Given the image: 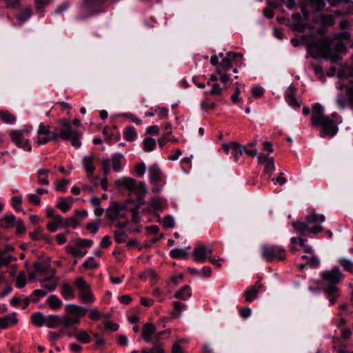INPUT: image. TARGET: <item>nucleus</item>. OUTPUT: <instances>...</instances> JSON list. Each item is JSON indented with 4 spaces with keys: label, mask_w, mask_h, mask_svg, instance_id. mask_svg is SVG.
Segmentation results:
<instances>
[{
    "label": "nucleus",
    "mask_w": 353,
    "mask_h": 353,
    "mask_svg": "<svg viewBox=\"0 0 353 353\" xmlns=\"http://www.w3.org/2000/svg\"><path fill=\"white\" fill-rule=\"evenodd\" d=\"M98 264L95 263L94 257H90L83 264V267L85 269H96L98 268Z\"/></svg>",
    "instance_id": "50"
},
{
    "label": "nucleus",
    "mask_w": 353,
    "mask_h": 353,
    "mask_svg": "<svg viewBox=\"0 0 353 353\" xmlns=\"http://www.w3.org/2000/svg\"><path fill=\"white\" fill-rule=\"evenodd\" d=\"M123 156L121 154L117 153L112 156L110 161L112 164V169L114 172H119L121 169V159Z\"/></svg>",
    "instance_id": "22"
},
{
    "label": "nucleus",
    "mask_w": 353,
    "mask_h": 353,
    "mask_svg": "<svg viewBox=\"0 0 353 353\" xmlns=\"http://www.w3.org/2000/svg\"><path fill=\"white\" fill-rule=\"evenodd\" d=\"M49 3V0H35L36 9L39 12H43V8Z\"/></svg>",
    "instance_id": "56"
},
{
    "label": "nucleus",
    "mask_w": 353,
    "mask_h": 353,
    "mask_svg": "<svg viewBox=\"0 0 353 353\" xmlns=\"http://www.w3.org/2000/svg\"><path fill=\"white\" fill-rule=\"evenodd\" d=\"M309 50L314 57L327 59L332 52L331 41L328 38L314 41L309 45Z\"/></svg>",
    "instance_id": "5"
},
{
    "label": "nucleus",
    "mask_w": 353,
    "mask_h": 353,
    "mask_svg": "<svg viewBox=\"0 0 353 353\" xmlns=\"http://www.w3.org/2000/svg\"><path fill=\"white\" fill-rule=\"evenodd\" d=\"M306 265H309L312 268H316L319 265V260L316 256L313 255L310 258L308 261L306 263Z\"/></svg>",
    "instance_id": "57"
},
{
    "label": "nucleus",
    "mask_w": 353,
    "mask_h": 353,
    "mask_svg": "<svg viewBox=\"0 0 353 353\" xmlns=\"http://www.w3.org/2000/svg\"><path fill=\"white\" fill-rule=\"evenodd\" d=\"M117 188H125L128 191L134 194L139 199L143 197L148 192L146 185L144 182L137 181L130 177H122L115 181Z\"/></svg>",
    "instance_id": "4"
},
{
    "label": "nucleus",
    "mask_w": 353,
    "mask_h": 353,
    "mask_svg": "<svg viewBox=\"0 0 353 353\" xmlns=\"http://www.w3.org/2000/svg\"><path fill=\"white\" fill-rule=\"evenodd\" d=\"M155 326L152 323H146L143 326L142 337L145 342L151 341V336L155 332Z\"/></svg>",
    "instance_id": "18"
},
{
    "label": "nucleus",
    "mask_w": 353,
    "mask_h": 353,
    "mask_svg": "<svg viewBox=\"0 0 353 353\" xmlns=\"http://www.w3.org/2000/svg\"><path fill=\"white\" fill-rule=\"evenodd\" d=\"M222 148L227 154L231 151V154L234 157L235 161H237L239 157L243 154V145L239 144L237 142L224 143Z\"/></svg>",
    "instance_id": "12"
},
{
    "label": "nucleus",
    "mask_w": 353,
    "mask_h": 353,
    "mask_svg": "<svg viewBox=\"0 0 353 353\" xmlns=\"http://www.w3.org/2000/svg\"><path fill=\"white\" fill-rule=\"evenodd\" d=\"M18 319L16 313L9 314L0 318V328L6 329L17 323Z\"/></svg>",
    "instance_id": "14"
},
{
    "label": "nucleus",
    "mask_w": 353,
    "mask_h": 353,
    "mask_svg": "<svg viewBox=\"0 0 353 353\" xmlns=\"http://www.w3.org/2000/svg\"><path fill=\"white\" fill-rule=\"evenodd\" d=\"M63 316L51 314L46 317V325L49 328H56L59 325L63 327Z\"/></svg>",
    "instance_id": "15"
},
{
    "label": "nucleus",
    "mask_w": 353,
    "mask_h": 353,
    "mask_svg": "<svg viewBox=\"0 0 353 353\" xmlns=\"http://www.w3.org/2000/svg\"><path fill=\"white\" fill-rule=\"evenodd\" d=\"M263 285L258 281L254 285L251 286L244 293L243 296L247 302H252L257 297L258 293L263 288Z\"/></svg>",
    "instance_id": "13"
},
{
    "label": "nucleus",
    "mask_w": 353,
    "mask_h": 353,
    "mask_svg": "<svg viewBox=\"0 0 353 353\" xmlns=\"http://www.w3.org/2000/svg\"><path fill=\"white\" fill-rule=\"evenodd\" d=\"M74 285L80 291L79 298L83 303H90L93 302L94 296L91 292V288L83 278H77L74 281Z\"/></svg>",
    "instance_id": "8"
},
{
    "label": "nucleus",
    "mask_w": 353,
    "mask_h": 353,
    "mask_svg": "<svg viewBox=\"0 0 353 353\" xmlns=\"http://www.w3.org/2000/svg\"><path fill=\"white\" fill-rule=\"evenodd\" d=\"M28 133V130H12L10 132V137L12 142L19 148L30 152L32 147L29 143V140L25 139L24 134Z\"/></svg>",
    "instance_id": "10"
},
{
    "label": "nucleus",
    "mask_w": 353,
    "mask_h": 353,
    "mask_svg": "<svg viewBox=\"0 0 353 353\" xmlns=\"http://www.w3.org/2000/svg\"><path fill=\"white\" fill-rule=\"evenodd\" d=\"M47 293L46 292L41 290H35L33 291L32 296H37L36 299L32 298V301L33 302H37L39 299L40 297H43L46 296Z\"/></svg>",
    "instance_id": "60"
},
{
    "label": "nucleus",
    "mask_w": 353,
    "mask_h": 353,
    "mask_svg": "<svg viewBox=\"0 0 353 353\" xmlns=\"http://www.w3.org/2000/svg\"><path fill=\"white\" fill-rule=\"evenodd\" d=\"M347 94L353 110V85L347 88Z\"/></svg>",
    "instance_id": "64"
},
{
    "label": "nucleus",
    "mask_w": 353,
    "mask_h": 353,
    "mask_svg": "<svg viewBox=\"0 0 353 353\" xmlns=\"http://www.w3.org/2000/svg\"><path fill=\"white\" fill-rule=\"evenodd\" d=\"M149 174L152 183H157L162 180V172L157 165H152L149 168Z\"/></svg>",
    "instance_id": "17"
},
{
    "label": "nucleus",
    "mask_w": 353,
    "mask_h": 353,
    "mask_svg": "<svg viewBox=\"0 0 353 353\" xmlns=\"http://www.w3.org/2000/svg\"><path fill=\"white\" fill-rule=\"evenodd\" d=\"M252 95L253 97L257 99L263 95L264 90L261 87H254L251 90Z\"/></svg>",
    "instance_id": "55"
},
{
    "label": "nucleus",
    "mask_w": 353,
    "mask_h": 353,
    "mask_svg": "<svg viewBox=\"0 0 353 353\" xmlns=\"http://www.w3.org/2000/svg\"><path fill=\"white\" fill-rule=\"evenodd\" d=\"M156 146V141L153 138L148 137L143 140V150L145 152L152 151Z\"/></svg>",
    "instance_id": "38"
},
{
    "label": "nucleus",
    "mask_w": 353,
    "mask_h": 353,
    "mask_svg": "<svg viewBox=\"0 0 353 353\" xmlns=\"http://www.w3.org/2000/svg\"><path fill=\"white\" fill-rule=\"evenodd\" d=\"M88 310L81 306L74 304H68L65 307V314L63 318V329L73 327L81 322V319L83 317Z\"/></svg>",
    "instance_id": "2"
},
{
    "label": "nucleus",
    "mask_w": 353,
    "mask_h": 353,
    "mask_svg": "<svg viewBox=\"0 0 353 353\" xmlns=\"http://www.w3.org/2000/svg\"><path fill=\"white\" fill-rule=\"evenodd\" d=\"M165 203L164 200H152L150 209H148L149 212H155V211H163L165 208Z\"/></svg>",
    "instance_id": "27"
},
{
    "label": "nucleus",
    "mask_w": 353,
    "mask_h": 353,
    "mask_svg": "<svg viewBox=\"0 0 353 353\" xmlns=\"http://www.w3.org/2000/svg\"><path fill=\"white\" fill-rule=\"evenodd\" d=\"M262 257L268 262L274 259L284 261L285 259V250L277 245H264L261 248Z\"/></svg>",
    "instance_id": "6"
},
{
    "label": "nucleus",
    "mask_w": 353,
    "mask_h": 353,
    "mask_svg": "<svg viewBox=\"0 0 353 353\" xmlns=\"http://www.w3.org/2000/svg\"><path fill=\"white\" fill-rule=\"evenodd\" d=\"M150 350L151 353H165V350L163 348V344L159 342L155 343Z\"/></svg>",
    "instance_id": "62"
},
{
    "label": "nucleus",
    "mask_w": 353,
    "mask_h": 353,
    "mask_svg": "<svg viewBox=\"0 0 353 353\" xmlns=\"http://www.w3.org/2000/svg\"><path fill=\"white\" fill-rule=\"evenodd\" d=\"M339 263L347 272L353 274V263L350 260L345 259H341L339 261Z\"/></svg>",
    "instance_id": "45"
},
{
    "label": "nucleus",
    "mask_w": 353,
    "mask_h": 353,
    "mask_svg": "<svg viewBox=\"0 0 353 353\" xmlns=\"http://www.w3.org/2000/svg\"><path fill=\"white\" fill-rule=\"evenodd\" d=\"M292 225L294 229L299 232L301 234H304L306 232L309 231L310 228L306 223L302 222H292Z\"/></svg>",
    "instance_id": "35"
},
{
    "label": "nucleus",
    "mask_w": 353,
    "mask_h": 353,
    "mask_svg": "<svg viewBox=\"0 0 353 353\" xmlns=\"http://www.w3.org/2000/svg\"><path fill=\"white\" fill-rule=\"evenodd\" d=\"M17 219L14 215H6L1 220V225L3 228H14Z\"/></svg>",
    "instance_id": "26"
},
{
    "label": "nucleus",
    "mask_w": 353,
    "mask_h": 353,
    "mask_svg": "<svg viewBox=\"0 0 353 353\" xmlns=\"http://www.w3.org/2000/svg\"><path fill=\"white\" fill-rule=\"evenodd\" d=\"M68 184V180L67 179H62L59 182H58L55 185V189L57 191L60 192H65V186Z\"/></svg>",
    "instance_id": "58"
},
{
    "label": "nucleus",
    "mask_w": 353,
    "mask_h": 353,
    "mask_svg": "<svg viewBox=\"0 0 353 353\" xmlns=\"http://www.w3.org/2000/svg\"><path fill=\"white\" fill-rule=\"evenodd\" d=\"M50 170L48 169L40 170L38 172V181L40 184L49 185L48 179Z\"/></svg>",
    "instance_id": "32"
},
{
    "label": "nucleus",
    "mask_w": 353,
    "mask_h": 353,
    "mask_svg": "<svg viewBox=\"0 0 353 353\" xmlns=\"http://www.w3.org/2000/svg\"><path fill=\"white\" fill-rule=\"evenodd\" d=\"M114 236L115 241L118 243H124L125 241V234L124 232L114 231Z\"/></svg>",
    "instance_id": "53"
},
{
    "label": "nucleus",
    "mask_w": 353,
    "mask_h": 353,
    "mask_svg": "<svg viewBox=\"0 0 353 353\" xmlns=\"http://www.w3.org/2000/svg\"><path fill=\"white\" fill-rule=\"evenodd\" d=\"M321 278L323 284L327 285L326 294L332 295L338 292L339 288L336 285L342 281L343 275L339 268L334 267L330 270L323 271L321 274Z\"/></svg>",
    "instance_id": "3"
},
{
    "label": "nucleus",
    "mask_w": 353,
    "mask_h": 353,
    "mask_svg": "<svg viewBox=\"0 0 353 353\" xmlns=\"http://www.w3.org/2000/svg\"><path fill=\"white\" fill-rule=\"evenodd\" d=\"M61 223L62 218L59 215H56L54 221L49 223L47 228L50 232H54L57 229V226Z\"/></svg>",
    "instance_id": "42"
},
{
    "label": "nucleus",
    "mask_w": 353,
    "mask_h": 353,
    "mask_svg": "<svg viewBox=\"0 0 353 353\" xmlns=\"http://www.w3.org/2000/svg\"><path fill=\"white\" fill-rule=\"evenodd\" d=\"M311 122L312 126L321 127V137H333L338 132L335 122L323 113V108L319 103L313 105L312 110Z\"/></svg>",
    "instance_id": "1"
},
{
    "label": "nucleus",
    "mask_w": 353,
    "mask_h": 353,
    "mask_svg": "<svg viewBox=\"0 0 353 353\" xmlns=\"http://www.w3.org/2000/svg\"><path fill=\"white\" fill-rule=\"evenodd\" d=\"M223 88H220L217 83H214L212 85V89L210 92V95H221L222 94Z\"/></svg>",
    "instance_id": "63"
},
{
    "label": "nucleus",
    "mask_w": 353,
    "mask_h": 353,
    "mask_svg": "<svg viewBox=\"0 0 353 353\" xmlns=\"http://www.w3.org/2000/svg\"><path fill=\"white\" fill-rule=\"evenodd\" d=\"M0 117L5 123L12 124L15 121L14 116L7 110L0 111Z\"/></svg>",
    "instance_id": "39"
},
{
    "label": "nucleus",
    "mask_w": 353,
    "mask_h": 353,
    "mask_svg": "<svg viewBox=\"0 0 353 353\" xmlns=\"http://www.w3.org/2000/svg\"><path fill=\"white\" fill-rule=\"evenodd\" d=\"M80 246H78L76 245V246H68L67 247V252L72 254L73 256L76 257H81L83 256L86 254V251H82L80 248Z\"/></svg>",
    "instance_id": "36"
},
{
    "label": "nucleus",
    "mask_w": 353,
    "mask_h": 353,
    "mask_svg": "<svg viewBox=\"0 0 353 353\" xmlns=\"http://www.w3.org/2000/svg\"><path fill=\"white\" fill-rule=\"evenodd\" d=\"M191 296V290L189 285H185L182 288H181L179 291H177L174 296L176 299L186 300L188 297Z\"/></svg>",
    "instance_id": "21"
},
{
    "label": "nucleus",
    "mask_w": 353,
    "mask_h": 353,
    "mask_svg": "<svg viewBox=\"0 0 353 353\" xmlns=\"http://www.w3.org/2000/svg\"><path fill=\"white\" fill-rule=\"evenodd\" d=\"M93 159H94V157H92V156L86 157L83 159V165L85 167V170L90 174H93L94 170H95V167L92 164Z\"/></svg>",
    "instance_id": "29"
},
{
    "label": "nucleus",
    "mask_w": 353,
    "mask_h": 353,
    "mask_svg": "<svg viewBox=\"0 0 353 353\" xmlns=\"http://www.w3.org/2000/svg\"><path fill=\"white\" fill-rule=\"evenodd\" d=\"M232 68V62L228 58H223L221 62L218 65L216 69V74H221V72L227 71Z\"/></svg>",
    "instance_id": "25"
},
{
    "label": "nucleus",
    "mask_w": 353,
    "mask_h": 353,
    "mask_svg": "<svg viewBox=\"0 0 353 353\" xmlns=\"http://www.w3.org/2000/svg\"><path fill=\"white\" fill-rule=\"evenodd\" d=\"M51 277H48L42 281V287L50 291H52L57 288V284L54 282H51Z\"/></svg>",
    "instance_id": "46"
},
{
    "label": "nucleus",
    "mask_w": 353,
    "mask_h": 353,
    "mask_svg": "<svg viewBox=\"0 0 353 353\" xmlns=\"http://www.w3.org/2000/svg\"><path fill=\"white\" fill-rule=\"evenodd\" d=\"M63 126L64 128L60 130L61 137L64 140H70L73 146L79 148L81 145V134L77 130H72L70 123L68 121H63Z\"/></svg>",
    "instance_id": "7"
},
{
    "label": "nucleus",
    "mask_w": 353,
    "mask_h": 353,
    "mask_svg": "<svg viewBox=\"0 0 353 353\" xmlns=\"http://www.w3.org/2000/svg\"><path fill=\"white\" fill-rule=\"evenodd\" d=\"M72 205V200H61L56 207L61 210L63 212H68Z\"/></svg>",
    "instance_id": "37"
},
{
    "label": "nucleus",
    "mask_w": 353,
    "mask_h": 353,
    "mask_svg": "<svg viewBox=\"0 0 353 353\" xmlns=\"http://www.w3.org/2000/svg\"><path fill=\"white\" fill-rule=\"evenodd\" d=\"M26 285V276L23 272H20L16 279V285L19 288H23Z\"/></svg>",
    "instance_id": "47"
},
{
    "label": "nucleus",
    "mask_w": 353,
    "mask_h": 353,
    "mask_svg": "<svg viewBox=\"0 0 353 353\" xmlns=\"http://www.w3.org/2000/svg\"><path fill=\"white\" fill-rule=\"evenodd\" d=\"M307 223L310 224L316 222H323L325 216L323 214H316L314 211L310 215L305 216Z\"/></svg>",
    "instance_id": "28"
},
{
    "label": "nucleus",
    "mask_w": 353,
    "mask_h": 353,
    "mask_svg": "<svg viewBox=\"0 0 353 353\" xmlns=\"http://www.w3.org/2000/svg\"><path fill=\"white\" fill-rule=\"evenodd\" d=\"M47 303L50 307L53 310H57L60 308L63 303L61 300L55 295H51L47 300Z\"/></svg>",
    "instance_id": "30"
},
{
    "label": "nucleus",
    "mask_w": 353,
    "mask_h": 353,
    "mask_svg": "<svg viewBox=\"0 0 353 353\" xmlns=\"http://www.w3.org/2000/svg\"><path fill=\"white\" fill-rule=\"evenodd\" d=\"M321 21L323 26H332L334 24V19L331 14H323Z\"/></svg>",
    "instance_id": "44"
},
{
    "label": "nucleus",
    "mask_w": 353,
    "mask_h": 353,
    "mask_svg": "<svg viewBox=\"0 0 353 353\" xmlns=\"http://www.w3.org/2000/svg\"><path fill=\"white\" fill-rule=\"evenodd\" d=\"M6 8H18L20 6L21 0H5Z\"/></svg>",
    "instance_id": "59"
},
{
    "label": "nucleus",
    "mask_w": 353,
    "mask_h": 353,
    "mask_svg": "<svg viewBox=\"0 0 353 353\" xmlns=\"http://www.w3.org/2000/svg\"><path fill=\"white\" fill-rule=\"evenodd\" d=\"M140 202L138 203V205H136L134 208H133L131 210L132 212V221L134 223H138L141 221V217L139 216V208L140 205L143 204L144 203L142 202V200H139Z\"/></svg>",
    "instance_id": "40"
},
{
    "label": "nucleus",
    "mask_w": 353,
    "mask_h": 353,
    "mask_svg": "<svg viewBox=\"0 0 353 353\" xmlns=\"http://www.w3.org/2000/svg\"><path fill=\"white\" fill-rule=\"evenodd\" d=\"M163 225L166 228H173L175 225L173 217L170 215L165 216L163 220Z\"/></svg>",
    "instance_id": "49"
},
{
    "label": "nucleus",
    "mask_w": 353,
    "mask_h": 353,
    "mask_svg": "<svg viewBox=\"0 0 353 353\" xmlns=\"http://www.w3.org/2000/svg\"><path fill=\"white\" fill-rule=\"evenodd\" d=\"M127 208L125 204L114 202L107 209L106 217L114 221L119 218H125Z\"/></svg>",
    "instance_id": "9"
},
{
    "label": "nucleus",
    "mask_w": 353,
    "mask_h": 353,
    "mask_svg": "<svg viewBox=\"0 0 353 353\" xmlns=\"http://www.w3.org/2000/svg\"><path fill=\"white\" fill-rule=\"evenodd\" d=\"M100 162L103 165L104 177L107 178V176L109 174L110 172V160L108 159H101Z\"/></svg>",
    "instance_id": "48"
},
{
    "label": "nucleus",
    "mask_w": 353,
    "mask_h": 353,
    "mask_svg": "<svg viewBox=\"0 0 353 353\" xmlns=\"http://www.w3.org/2000/svg\"><path fill=\"white\" fill-rule=\"evenodd\" d=\"M107 0H84V8L89 12L90 15L96 14L102 12L101 9Z\"/></svg>",
    "instance_id": "11"
},
{
    "label": "nucleus",
    "mask_w": 353,
    "mask_h": 353,
    "mask_svg": "<svg viewBox=\"0 0 353 353\" xmlns=\"http://www.w3.org/2000/svg\"><path fill=\"white\" fill-rule=\"evenodd\" d=\"M32 323L38 327L46 324V317L40 312L34 313L31 316Z\"/></svg>",
    "instance_id": "20"
},
{
    "label": "nucleus",
    "mask_w": 353,
    "mask_h": 353,
    "mask_svg": "<svg viewBox=\"0 0 353 353\" xmlns=\"http://www.w3.org/2000/svg\"><path fill=\"white\" fill-rule=\"evenodd\" d=\"M78 224L79 223H78V222L77 221V219L74 216L67 218L65 220V222H64V225L65 227L70 226V227H72L73 228H76L78 225Z\"/></svg>",
    "instance_id": "54"
},
{
    "label": "nucleus",
    "mask_w": 353,
    "mask_h": 353,
    "mask_svg": "<svg viewBox=\"0 0 353 353\" xmlns=\"http://www.w3.org/2000/svg\"><path fill=\"white\" fill-rule=\"evenodd\" d=\"M29 235L34 241L41 240L42 238H44V234H43V230L41 228H38L34 232H30Z\"/></svg>",
    "instance_id": "52"
},
{
    "label": "nucleus",
    "mask_w": 353,
    "mask_h": 353,
    "mask_svg": "<svg viewBox=\"0 0 353 353\" xmlns=\"http://www.w3.org/2000/svg\"><path fill=\"white\" fill-rule=\"evenodd\" d=\"M170 254L173 259H186L188 257V252L184 249H173L170 251Z\"/></svg>",
    "instance_id": "31"
},
{
    "label": "nucleus",
    "mask_w": 353,
    "mask_h": 353,
    "mask_svg": "<svg viewBox=\"0 0 353 353\" xmlns=\"http://www.w3.org/2000/svg\"><path fill=\"white\" fill-rule=\"evenodd\" d=\"M137 137L135 129L132 126H128L124 132V137L128 141H132Z\"/></svg>",
    "instance_id": "41"
},
{
    "label": "nucleus",
    "mask_w": 353,
    "mask_h": 353,
    "mask_svg": "<svg viewBox=\"0 0 353 353\" xmlns=\"http://www.w3.org/2000/svg\"><path fill=\"white\" fill-rule=\"evenodd\" d=\"M50 267V263L48 261H37L33 263V268L37 272L45 273L48 271Z\"/></svg>",
    "instance_id": "19"
},
{
    "label": "nucleus",
    "mask_w": 353,
    "mask_h": 353,
    "mask_svg": "<svg viewBox=\"0 0 353 353\" xmlns=\"http://www.w3.org/2000/svg\"><path fill=\"white\" fill-rule=\"evenodd\" d=\"M93 243L92 240L79 239L77 241V245L80 247L90 248Z\"/></svg>",
    "instance_id": "61"
},
{
    "label": "nucleus",
    "mask_w": 353,
    "mask_h": 353,
    "mask_svg": "<svg viewBox=\"0 0 353 353\" xmlns=\"http://www.w3.org/2000/svg\"><path fill=\"white\" fill-rule=\"evenodd\" d=\"M32 10L30 7H26L19 14L16 16L19 24H21L26 21L32 15Z\"/></svg>",
    "instance_id": "24"
},
{
    "label": "nucleus",
    "mask_w": 353,
    "mask_h": 353,
    "mask_svg": "<svg viewBox=\"0 0 353 353\" xmlns=\"http://www.w3.org/2000/svg\"><path fill=\"white\" fill-rule=\"evenodd\" d=\"M174 310L171 312V315L173 318H179L181 312L185 307V305L179 302L175 301L173 303Z\"/></svg>",
    "instance_id": "33"
},
{
    "label": "nucleus",
    "mask_w": 353,
    "mask_h": 353,
    "mask_svg": "<svg viewBox=\"0 0 353 353\" xmlns=\"http://www.w3.org/2000/svg\"><path fill=\"white\" fill-rule=\"evenodd\" d=\"M61 294L65 299H72L74 297V292L73 289L67 283H65L62 285Z\"/></svg>",
    "instance_id": "23"
},
{
    "label": "nucleus",
    "mask_w": 353,
    "mask_h": 353,
    "mask_svg": "<svg viewBox=\"0 0 353 353\" xmlns=\"http://www.w3.org/2000/svg\"><path fill=\"white\" fill-rule=\"evenodd\" d=\"M192 255L194 260L199 263H203L207 259V251L204 245H199L194 248Z\"/></svg>",
    "instance_id": "16"
},
{
    "label": "nucleus",
    "mask_w": 353,
    "mask_h": 353,
    "mask_svg": "<svg viewBox=\"0 0 353 353\" xmlns=\"http://www.w3.org/2000/svg\"><path fill=\"white\" fill-rule=\"evenodd\" d=\"M14 228H16V233L19 235L24 234L26 230V228L21 219H17Z\"/></svg>",
    "instance_id": "51"
},
{
    "label": "nucleus",
    "mask_w": 353,
    "mask_h": 353,
    "mask_svg": "<svg viewBox=\"0 0 353 353\" xmlns=\"http://www.w3.org/2000/svg\"><path fill=\"white\" fill-rule=\"evenodd\" d=\"M297 241H299V245L301 246L303 249H304V251L306 252V253H311L312 250V248L309 245H305V240L301 239V238H299V237H292L291 239V242L294 244H296L297 243Z\"/></svg>",
    "instance_id": "43"
},
{
    "label": "nucleus",
    "mask_w": 353,
    "mask_h": 353,
    "mask_svg": "<svg viewBox=\"0 0 353 353\" xmlns=\"http://www.w3.org/2000/svg\"><path fill=\"white\" fill-rule=\"evenodd\" d=\"M74 336L79 341L83 343H89L91 342V338L84 330L79 331L78 333L74 334Z\"/></svg>",
    "instance_id": "34"
}]
</instances>
